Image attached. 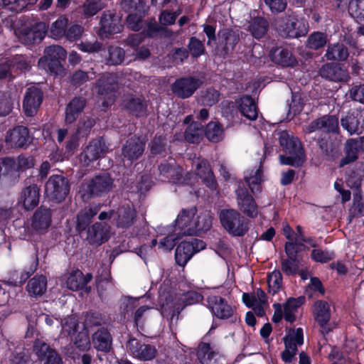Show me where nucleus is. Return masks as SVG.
<instances>
[{
  "label": "nucleus",
  "instance_id": "obj_1",
  "mask_svg": "<svg viewBox=\"0 0 364 364\" xmlns=\"http://www.w3.org/2000/svg\"><path fill=\"white\" fill-rule=\"evenodd\" d=\"M212 225V216L208 212L197 213L193 207L181 211L175 220V233L178 235H194L206 231Z\"/></svg>",
  "mask_w": 364,
  "mask_h": 364
},
{
  "label": "nucleus",
  "instance_id": "obj_2",
  "mask_svg": "<svg viewBox=\"0 0 364 364\" xmlns=\"http://www.w3.org/2000/svg\"><path fill=\"white\" fill-rule=\"evenodd\" d=\"M113 188V179L109 173H102L85 180L79 186L78 195L84 201L102 197Z\"/></svg>",
  "mask_w": 364,
  "mask_h": 364
},
{
  "label": "nucleus",
  "instance_id": "obj_3",
  "mask_svg": "<svg viewBox=\"0 0 364 364\" xmlns=\"http://www.w3.org/2000/svg\"><path fill=\"white\" fill-rule=\"evenodd\" d=\"M279 141L281 146L289 154V156H279L280 164L299 167L303 165L306 157L300 141L289 135L287 131L279 132Z\"/></svg>",
  "mask_w": 364,
  "mask_h": 364
},
{
  "label": "nucleus",
  "instance_id": "obj_4",
  "mask_svg": "<svg viewBox=\"0 0 364 364\" xmlns=\"http://www.w3.org/2000/svg\"><path fill=\"white\" fill-rule=\"evenodd\" d=\"M203 299L200 294L190 291L183 294L178 299L179 301H174L172 297L167 298L164 295H160L161 311V315L168 318L172 319L173 317L183 309L184 306L192 305L200 302Z\"/></svg>",
  "mask_w": 364,
  "mask_h": 364
},
{
  "label": "nucleus",
  "instance_id": "obj_5",
  "mask_svg": "<svg viewBox=\"0 0 364 364\" xmlns=\"http://www.w3.org/2000/svg\"><path fill=\"white\" fill-rule=\"evenodd\" d=\"M219 218L225 230L233 236H243L249 230V220L235 209L222 210Z\"/></svg>",
  "mask_w": 364,
  "mask_h": 364
},
{
  "label": "nucleus",
  "instance_id": "obj_6",
  "mask_svg": "<svg viewBox=\"0 0 364 364\" xmlns=\"http://www.w3.org/2000/svg\"><path fill=\"white\" fill-rule=\"evenodd\" d=\"M95 89L102 100V106L112 105L117 97L119 89L118 76L114 73H105L97 81Z\"/></svg>",
  "mask_w": 364,
  "mask_h": 364
},
{
  "label": "nucleus",
  "instance_id": "obj_7",
  "mask_svg": "<svg viewBox=\"0 0 364 364\" xmlns=\"http://www.w3.org/2000/svg\"><path fill=\"white\" fill-rule=\"evenodd\" d=\"M65 57L66 51L63 47L60 46L47 47L43 57L38 60V66L51 74L60 75L63 72L60 60H64Z\"/></svg>",
  "mask_w": 364,
  "mask_h": 364
},
{
  "label": "nucleus",
  "instance_id": "obj_8",
  "mask_svg": "<svg viewBox=\"0 0 364 364\" xmlns=\"http://www.w3.org/2000/svg\"><path fill=\"white\" fill-rule=\"evenodd\" d=\"M70 191L68 180L63 176L54 174L49 177L45 185V194L54 201L63 200Z\"/></svg>",
  "mask_w": 364,
  "mask_h": 364
},
{
  "label": "nucleus",
  "instance_id": "obj_9",
  "mask_svg": "<svg viewBox=\"0 0 364 364\" xmlns=\"http://www.w3.org/2000/svg\"><path fill=\"white\" fill-rule=\"evenodd\" d=\"M159 170L160 175L162 176L160 178L161 181L167 179L168 181L176 184H192L193 179H196V177L192 176L188 172L183 176L182 174L183 168L174 164H161Z\"/></svg>",
  "mask_w": 364,
  "mask_h": 364
},
{
  "label": "nucleus",
  "instance_id": "obj_10",
  "mask_svg": "<svg viewBox=\"0 0 364 364\" xmlns=\"http://www.w3.org/2000/svg\"><path fill=\"white\" fill-rule=\"evenodd\" d=\"M281 36L288 38H299L304 36L309 31V24L303 18H297L295 16H289L284 23L278 28Z\"/></svg>",
  "mask_w": 364,
  "mask_h": 364
},
{
  "label": "nucleus",
  "instance_id": "obj_11",
  "mask_svg": "<svg viewBox=\"0 0 364 364\" xmlns=\"http://www.w3.org/2000/svg\"><path fill=\"white\" fill-rule=\"evenodd\" d=\"M205 247V242L198 239L183 241L176 249L175 259L176 263L181 267H184L194 254Z\"/></svg>",
  "mask_w": 364,
  "mask_h": 364
},
{
  "label": "nucleus",
  "instance_id": "obj_12",
  "mask_svg": "<svg viewBox=\"0 0 364 364\" xmlns=\"http://www.w3.org/2000/svg\"><path fill=\"white\" fill-rule=\"evenodd\" d=\"M192 168L195 170L196 174L190 173L192 176L196 177L193 179V185L197 180V176L200 177L203 183L210 189L216 188L217 183L213 173L210 167L208 162L204 159L198 157L192 160Z\"/></svg>",
  "mask_w": 364,
  "mask_h": 364
},
{
  "label": "nucleus",
  "instance_id": "obj_13",
  "mask_svg": "<svg viewBox=\"0 0 364 364\" xmlns=\"http://www.w3.org/2000/svg\"><path fill=\"white\" fill-rule=\"evenodd\" d=\"M237 208L245 215L250 218H256L259 214L258 205L254 198L245 188L239 187L236 191Z\"/></svg>",
  "mask_w": 364,
  "mask_h": 364
},
{
  "label": "nucleus",
  "instance_id": "obj_14",
  "mask_svg": "<svg viewBox=\"0 0 364 364\" xmlns=\"http://www.w3.org/2000/svg\"><path fill=\"white\" fill-rule=\"evenodd\" d=\"M285 350L282 353V358L285 363H291L297 353V346L303 344V330L301 328L289 332L284 338Z\"/></svg>",
  "mask_w": 364,
  "mask_h": 364
},
{
  "label": "nucleus",
  "instance_id": "obj_15",
  "mask_svg": "<svg viewBox=\"0 0 364 364\" xmlns=\"http://www.w3.org/2000/svg\"><path fill=\"white\" fill-rule=\"evenodd\" d=\"M109 150L103 139L91 141L80 154V161L85 166L103 156Z\"/></svg>",
  "mask_w": 364,
  "mask_h": 364
},
{
  "label": "nucleus",
  "instance_id": "obj_16",
  "mask_svg": "<svg viewBox=\"0 0 364 364\" xmlns=\"http://www.w3.org/2000/svg\"><path fill=\"white\" fill-rule=\"evenodd\" d=\"M200 85V80L196 77H181L173 83L171 90L178 97L186 99L192 96Z\"/></svg>",
  "mask_w": 364,
  "mask_h": 364
},
{
  "label": "nucleus",
  "instance_id": "obj_17",
  "mask_svg": "<svg viewBox=\"0 0 364 364\" xmlns=\"http://www.w3.org/2000/svg\"><path fill=\"white\" fill-rule=\"evenodd\" d=\"M112 220L119 228L127 229L132 226L136 219V211L133 205L126 204L112 213Z\"/></svg>",
  "mask_w": 364,
  "mask_h": 364
},
{
  "label": "nucleus",
  "instance_id": "obj_18",
  "mask_svg": "<svg viewBox=\"0 0 364 364\" xmlns=\"http://www.w3.org/2000/svg\"><path fill=\"white\" fill-rule=\"evenodd\" d=\"M33 352L41 361L44 364H63V360L59 354L44 341L37 339L35 341Z\"/></svg>",
  "mask_w": 364,
  "mask_h": 364
},
{
  "label": "nucleus",
  "instance_id": "obj_19",
  "mask_svg": "<svg viewBox=\"0 0 364 364\" xmlns=\"http://www.w3.org/2000/svg\"><path fill=\"white\" fill-rule=\"evenodd\" d=\"M43 101L42 91L36 87H28L23 101V109L28 117L34 116Z\"/></svg>",
  "mask_w": 364,
  "mask_h": 364
},
{
  "label": "nucleus",
  "instance_id": "obj_20",
  "mask_svg": "<svg viewBox=\"0 0 364 364\" xmlns=\"http://www.w3.org/2000/svg\"><path fill=\"white\" fill-rule=\"evenodd\" d=\"M207 302L212 314L218 318L227 319L234 314V309L220 296L210 295L208 297Z\"/></svg>",
  "mask_w": 364,
  "mask_h": 364
},
{
  "label": "nucleus",
  "instance_id": "obj_21",
  "mask_svg": "<svg viewBox=\"0 0 364 364\" xmlns=\"http://www.w3.org/2000/svg\"><path fill=\"white\" fill-rule=\"evenodd\" d=\"M100 33L102 37L120 33L122 29L120 18L111 11L103 12L100 19Z\"/></svg>",
  "mask_w": 364,
  "mask_h": 364
},
{
  "label": "nucleus",
  "instance_id": "obj_22",
  "mask_svg": "<svg viewBox=\"0 0 364 364\" xmlns=\"http://www.w3.org/2000/svg\"><path fill=\"white\" fill-rule=\"evenodd\" d=\"M52 223V211L44 206L39 207L31 218V228L38 233H46Z\"/></svg>",
  "mask_w": 364,
  "mask_h": 364
},
{
  "label": "nucleus",
  "instance_id": "obj_23",
  "mask_svg": "<svg viewBox=\"0 0 364 364\" xmlns=\"http://www.w3.org/2000/svg\"><path fill=\"white\" fill-rule=\"evenodd\" d=\"M338 119L334 115H324L311 122L306 128V132L321 131L325 133H338Z\"/></svg>",
  "mask_w": 364,
  "mask_h": 364
},
{
  "label": "nucleus",
  "instance_id": "obj_24",
  "mask_svg": "<svg viewBox=\"0 0 364 364\" xmlns=\"http://www.w3.org/2000/svg\"><path fill=\"white\" fill-rule=\"evenodd\" d=\"M315 321L321 328L322 333H328L331 331L328 328V323L331 318V309L328 302L324 301H317L314 304L312 309Z\"/></svg>",
  "mask_w": 364,
  "mask_h": 364
},
{
  "label": "nucleus",
  "instance_id": "obj_25",
  "mask_svg": "<svg viewBox=\"0 0 364 364\" xmlns=\"http://www.w3.org/2000/svg\"><path fill=\"white\" fill-rule=\"evenodd\" d=\"M301 250V248H295V244L293 242H286L285 252L288 258L284 259L282 263V269L285 274L291 275L298 271L299 260L296 255Z\"/></svg>",
  "mask_w": 364,
  "mask_h": 364
},
{
  "label": "nucleus",
  "instance_id": "obj_26",
  "mask_svg": "<svg viewBox=\"0 0 364 364\" xmlns=\"http://www.w3.org/2000/svg\"><path fill=\"white\" fill-rule=\"evenodd\" d=\"M39 198V187L36 184H31L22 189L18 203L21 204L24 209L30 210L38 205Z\"/></svg>",
  "mask_w": 364,
  "mask_h": 364
},
{
  "label": "nucleus",
  "instance_id": "obj_27",
  "mask_svg": "<svg viewBox=\"0 0 364 364\" xmlns=\"http://www.w3.org/2000/svg\"><path fill=\"white\" fill-rule=\"evenodd\" d=\"M29 141L28 130L26 127L17 126L7 132L5 141L10 147L21 148Z\"/></svg>",
  "mask_w": 364,
  "mask_h": 364
},
{
  "label": "nucleus",
  "instance_id": "obj_28",
  "mask_svg": "<svg viewBox=\"0 0 364 364\" xmlns=\"http://www.w3.org/2000/svg\"><path fill=\"white\" fill-rule=\"evenodd\" d=\"M322 77L334 82L347 81L349 79L348 70L336 63H327L319 70Z\"/></svg>",
  "mask_w": 364,
  "mask_h": 364
},
{
  "label": "nucleus",
  "instance_id": "obj_29",
  "mask_svg": "<svg viewBox=\"0 0 364 364\" xmlns=\"http://www.w3.org/2000/svg\"><path fill=\"white\" fill-rule=\"evenodd\" d=\"M129 349L132 355L140 360H152L156 355V349L154 346L140 343L136 340L129 341Z\"/></svg>",
  "mask_w": 364,
  "mask_h": 364
},
{
  "label": "nucleus",
  "instance_id": "obj_30",
  "mask_svg": "<svg viewBox=\"0 0 364 364\" xmlns=\"http://www.w3.org/2000/svg\"><path fill=\"white\" fill-rule=\"evenodd\" d=\"M242 301L247 306L252 308L258 316H263L262 306L267 301L266 294L263 290L257 289L253 294L244 293Z\"/></svg>",
  "mask_w": 364,
  "mask_h": 364
},
{
  "label": "nucleus",
  "instance_id": "obj_31",
  "mask_svg": "<svg viewBox=\"0 0 364 364\" xmlns=\"http://www.w3.org/2000/svg\"><path fill=\"white\" fill-rule=\"evenodd\" d=\"M145 142L139 137H132L127 141L122 150L124 158L129 161L137 159L144 153Z\"/></svg>",
  "mask_w": 364,
  "mask_h": 364
},
{
  "label": "nucleus",
  "instance_id": "obj_32",
  "mask_svg": "<svg viewBox=\"0 0 364 364\" xmlns=\"http://www.w3.org/2000/svg\"><path fill=\"white\" fill-rule=\"evenodd\" d=\"M109 227L105 223H96L88 230L87 240L92 245L105 242L109 236Z\"/></svg>",
  "mask_w": 364,
  "mask_h": 364
},
{
  "label": "nucleus",
  "instance_id": "obj_33",
  "mask_svg": "<svg viewBox=\"0 0 364 364\" xmlns=\"http://www.w3.org/2000/svg\"><path fill=\"white\" fill-rule=\"evenodd\" d=\"M240 114L250 120L257 118V109L254 100L250 96H244L236 101Z\"/></svg>",
  "mask_w": 364,
  "mask_h": 364
},
{
  "label": "nucleus",
  "instance_id": "obj_34",
  "mask_svg": "<svg viewBox=\"0 0 364 364\" xmlns=\"http://www.w3.org/2000/svg\"><path fill=\"white\" fill-rule=\"evenodd\" d=\"M92 278V276L90 274L84 275L81 271L75 270L69 273L66 278L65 284L68 289L76 291L89 283Z\"/></svg>",
  "mask_w": 364,
  "mask_h": 364
},
{
  "label": "nucleus",
  "instance_id": "obj_35",
  "mask_svg": "<svg viewBox=\"0 0 364 364\" xmlns=\"http://www.w3.org/2000/svg\"><path fill=\"white\" fill-rule=\"evenodd\" d=\"M92 343L99 351L107 352L112 346L110 333L105 328L99 329L92 335Z\"/></svg>",
  "mask_w": 364,
  "mask_h": 364
},
{
  "label": "nucleus",
  "instance_id": "obj_36",
  "mask_svg": "<svg viewBox=\"0 0 364 364\" xmlns=\"http://www.w3.org/2000/svg\"><path fill=\"white\" fill-rule=\"evenodd\" d=\"M362 142L358 139H350L345 144L346 156L340 163V166H344L355 161L358 158V153L361 148Z\"/></svg>",
  "mask_w": 364,
  "mask_h": 364
},
{
  "label": "nucleus",
  "instance_id": "obj_37",
  "mask_svg": "<svg viewBox=\"0 0 364 364\" xmlns=\"http://www.w3.org/2000/svg\"><path fill=\"white\" fill-rule=\"evenodd\" d=\"M271 59L282 67H293L296 63L295 58L287 49L277 48L271 52Z\"/></svg>",
  "mask_w": 364,
  "mask_h": 364
},
{
  "label": "nucleus",
  "instance_id": "obj_38",
  "mask_svg": "<svg viewBox=\"0 0 364 364\" xmlns=\"http://www.w3.org/2000/svg\"><path fill=\"white\" fill-rule=\"evenodd\" d=\"M123 106L132 114L140 117L146 113V105L140 98H135L132 95H127L123 100Z\"/></svg>",
  "mask_w": 364,
  "mask_h": 364
},
{
  "label": "nucleus",
  "instance_id": "obj_39",
  "mask_svg": "<svg viewBox=\"0 0 364 364\" xmlns=\"http://www.w3.org/2000/svg\"><path fill=\"white\" fill-rule=\"evenodd\" d=\"M47 289V279L43 275H37L31 279L27 285L26 291L31 296L43 295Z\"/></svg>",
  "mask_w": 364,
  "mask_h": 364
},
{
  "label": "nucleus",
  "instance_id": "obj_40",
  "mask_svg": "<svg viewBox=\"0 0 364 364\" xmlns=\"http://www.w3.org/2000/svg\"><path fill=\"white\" fill-rule=\"evenodd\" d=\"M85 101L82 97H75L66 107L65 122L73 123L82 111Z\"/></svg>",
  "mask_w": 364,
  "mask_h": 364
},
{
  "label": "nucleus",
  "instance_id": "obj_41",
  "mask_svg": "<svg viewBox=\"0 0 364 364\" xmlns=\"http://www.w3.org/2000/svg\"><path fill=\"white\" fill-rule=\"evenodd\" d=\"M349 55L347 47L343 43H333L328 46L325 54L327 60H346Z\"/></svg>",
  "mask_w": 364,
  "mask_h": 364
},
{
  "label": "nucleus",
  "instance_id": "obj_42",
  "mask_svg": "<svg viewBox=\"0 0 364 364\" xmlns=\"http://www.w3.org/2000/svg\"><path fill=\"white\" fill-rule=\"evenodd\" d=\"M218 37L222 43L224 44V52L228 53L232 50L239 40L238 35L232 30L224 28L219 31Z\"/></svg>",
  "mask_w": 364,
  "mask_h": 364
},
{
  "label": "nucleus",
  "instance_id": "obj_43",
  "mask_svg": "<svg viewBox=\"0 0 364 364\" xmlns=\"http://www.w3.org/2000/svg\"><path fill=\"white\" fill-rule=\"evenodd\" d=\"M364 215V200L360 190H358L353 193V202L349 209L348 222L351 223L354 218L362 217Z\"/></svg>",
  "mask_w": 364,
  "mask_h": 364
},
{
  "label": "nucleus",
  "instance_id": "obj_44",
  "mask_svg": "<svg viewBox=\"0 0 364 364\" xmlns=\"http://www.w3.org/2000/svg\"><path fill=\"white\" fill-rule=\"evenodd\" d=\"M359 115L360 113L358 111L349 112L346 117L341 119V126L347 130L350 134H358L360 132Z\"/></svg>",
  "mask_w": 364,
  "mask_h": 364
},
{
  "label": "nucleus",
  "instance_id": "obj_45",
  "mask_svg": "<svg viewBox=\"0 0 364 364\" xmlns=\"http://www.w3.org/2000/svg\"><path fill=\"white\" fill-rule=\"evenodd\" d=\"M304 300V297L300 296L297 299L290 298L287 301L284 307V316L287 321L292 323L295 321V312Z\"/></svg>",
  "mask_w": 364,
  "mask_h": 364
},
{
  "label": "nucleus",
  "instance_id": "obj_46",
  "mask_svg": "<svg viewBox=\"0 0 364 364\" xmlns=\"http://www.w3.org/2000/svg\"><path fill=\"white\" fill-rule=\"evenodd\" d=\"M38 0H1L2 8L18 14L23 11L29 5H33Z\"/></svg>",
  "mask_w": 364,
  "mask_h": 364
},
{
  "label": "nucleus",
  "instance_id": "obj_47",
  "mask_svg": "<svg viewBox=\"0 0 364 364\" xmlns=\"http://www.w3.org/2000/svg\"><path fill=\"white\" fill-rule=\"evenodd\" d=\"M97 207H89L82 210L77 215V228L80 231L84 230L91 222L92 218L97 213Z\"/></svg>",
  "mask_w": 364,
  "mask_h": 364
},
{
  "label": "nucleus",
  "instance_id": "obj_48",
  "mask_svg": "<svg viewBox=\"0 0 364 364\" xmlns=\"http://www.w3.org/2000/svg\"><path fill=\"white\" fill-rule=\"evenodd\" d=\"M4 164L14 166V168L18 171H23L32 168L34 166V161L31 156L21 155L16 160L10 158L6 159Z\"/></svg>",
  "mask_w": 364,
  "mask_h": 364
},
{
  "label": "nucleus",
  "instance_id": "obj_49",
  "mask_svg": "<svg viewBox=\"0 0 364 364\" xmlns=\"http://www.w3.org/2000/svg\"><path fill=\"white\" fill-rule=\"evenodd\" d=\"M348 11L350 16L358 23L364 22V0H350Z\"/></svg>",
  "mask_w": 364,
  "mask_h": 364
},
{
  "label": "nucleus",
  "instance_id": "obj_50",
  "mask_svg": "<svg viewBox=\"0 0 364 364\" xmlns=\"http://www.w3.org/2000/svg\"><path fill=\"white\" fill-rule=\"evenodd\" d=\"M252 173V171L251 173L247 172L245 176V180L251 191L255 193L260 191V183L263 180L261 165L255 171L253 175Z\"/></svg>",
  "mask_w": 364,
  "mask_h": 364
},
{
  "label": "nucleus",
  "instance_id": "obj_51",
  "mask_svg": "<svg viewBox=\"0 0 364 364\" xmlns=\"http://www.w3.org/2000/svg\"><path fill=\"white\" fill-rule=\"evenodd\" d=\"M68 19L64 16L59 17L50 26V35L54 39H60L66 33Z\"/></svg>",
  "mask_w": 364,
  "mask_h": 364
},
{
  "label": "nucleus",
  "instance_id": "obj_52",
  "mask_svg": "<svg viewBox=\"0 0 364 364\" xmlns=\"http://www.w3.org/2000/svg\"><path fill=\"white\" fill-rule=\"evenodd\" d=\"M267 21L262 18H255L249 26V29L252 36L256 38H260L264 36L267 31Z\"/></svg>",
  "mask_w": 364,
  "mask_h": 364
},
{
  "label": "nucleus",
  "instance_id": "obj_53",
  "mask_svg": "<svg viewBox=\"0 0 364 364\" xmlns=\"http://www.w3.org/2000/svg\"><path fill=\"white\" fill-rule=\"evenodd\" d=\"M205 136L210 141H220L223 137V129L221 125L216 122H209L206 127Z\"/></svg>",
  "mask_w": 364,
  "mask_h": 364
},
{
  "label": "nucleus",
  "instance_id": "obj_54",
  "mask_svg": "<svg viewBox=\"0 0 364 364\" xmlns=\"http://www.w3.org/2000/svg\"><path fill=\"white\" fill-rule=\"evenodd\" d=\"M167 236L160 240L159 247L164 251L171 250L176 245V241L182 236L175 233L173 227H168L166 230Z\"/></svg>",
  "mask_w": 364,
  "mask_h": 364
},
{
  "label": "nucleus",
  "instance_id": "obj_55",
  "mask_svg": "<svg viewBox=\"0 0 364 364\" xmlns=\"http://www.w3.org/2000/svg\"><path fill=\"white\" fill-rule=\"evenodd\" d=\"M327 43V35L322 32H314L307 41L306 46L311 49L317 50L323 47Z\"/></svg>",
  "mask_w": 364,
  "mask_h": 364
},
{
  "label": "nucleus",
  "instance_id": "obj_56",
  "mask_svg": "<svg viewBox=\"0 0 364 364\" xmlns=\"http://www.w3.org/2000/svg\"><path fill=\"white\" fill-rule=\"evenodd\" d=\"M122 7L127 11L145 14L148 7L145 0H122Z\"/></svg>",
  "mask_w": 364,
  "mask_h": 364
},
{
  "label": "nucleus",
  "instance_id": "obj_57",
  "mask_svg": "<svg viewBox=\"0 0 364 364\" xmlns=\"http://www.w3.org/2000/svg\"><path fill=\"white\" fill-rule=\"evenodd\" d=\"M203 125L198 122L189 124L185 132V139L190 143L198 142L202 134Z\"/></svg>",
  "mask_w": 364,
  "mask_h": 364
},
{
  "label": "nucleus",
  "instance_id": "obj_58",
  "mask_svg": "<svg viewBox=\"0 0 364 364\" xmlns=\"http://www.w3.org/2000/svg\"><path fill=\"white\" fill-rule=\"evenodd\" d=\"M215 355V351L210 344L203 343L199 345L197 355L201 364H209Z\"/></svg>",
  "mask_w": 364,
  "mask_h": 364
},
{
  "label": "nucleus",
  "instance_id": "obj_59",
  "mask_svg": "<svg viewBox=\"0 0 364 364\" xmlns=\"http://www.w3.org/2000/svg\"><path fill=\"white\" fill-rule=\"evenodd\" d=\"M102 9L100 0H86L82 6V14L86 17L95 16Z\"/></svg>",
  "mask_w": 364,
  "mask_h": 364
},
{
  "label": "nucleus",
  "instance_id": "obj_60",
  "mask_svg": "<svg viewBox=\"0 0 364 364\" xmlns=\"http://www.w3.org/2000/svg\"><path fill=\"white\" fill-rule=\"evenodd\" d=\"M282 274L278 270L273 271L267 277V283L269 292L274 294H276L282 286Z\"/></svg>",
  "mask_w": 364,
  "mask_h": 364
},
{
  "label": "nucleus",
  "instance_id": "obj_61",
  "mask_svg": "<svg viewBox=\"0 0 364 364\" xmlns=\"http://www.w3.org/2000/svg\"><path fill=\"white\" fill-rule=\"evenodd\" d=\"M109 58L108 63L111 65H119L122 63L124 58V50L118 46H110L108 49Z\"/></svg>",
  "mask_w": 364,
  "mask_h": 364
},
{
  "label": "nucleus",
  "instance_id": "obj_62",
  "mask_svg": "<svg viewBox=\"0 0 364 364\" xmlns=\"http://www.w3.org/2000/svg\"><path fill=\"white\" fill-rule=\"evenodd\" d=\"M10 63L13 70H19L21 71L28 70L31 67V63L28 60L27 58L23 55H16L12 58H9Z\"/></svg>",
  "mask_w": 364,
  "mask_h": 364
},
{
  "label": "nucleus",
  "instance_id": "obj_63",
  "mask_svg": "<svg viewBox=\"0 0 364 364\" xmlns=\"http://www.w3.org/2000/svg\"><path fill=\"white\" fill-rule=\"evenodd\" d=\"M334 257L335 255L332 251L314 249L311 252V258L316 262L326 263Z\"/></svg>",
  "mask_w": 364,
  "mask_h": 364
},
{
  "label": "nucleus",
  "instance_id": "obj_64",
  "mask_svg": "<svg viewBox=\"0 0 364 364\" xmlns=\"http://www.w3.org/2000/svg\"><path fill=\"white\" fill-rule=\"evenodd\" d=\"M74 346L80 351H87L90 348V341L87 331L79 332L74 341Z\"/></svg>",
  "mask_w": 364,
  "mask_h": 364
}]
</instances>
